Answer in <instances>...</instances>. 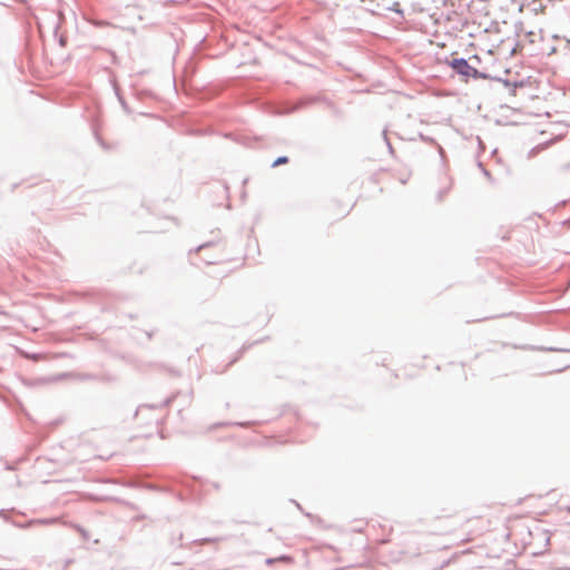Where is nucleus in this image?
<instances>
[{
	"label": "nucleus",
	"mask_w": 570,
	"mask_h": 570,
	"mask_svg": "<svg viewBox=\"0 0 570 570\" xmlns=\"http://www.w3.org/2000/svg\"><path fill=\"white\" fill-rule=\"evenodd\" d=\"M470 62L464 59H454L451 62V67L461 76L465 78H482L487 79L491 76V71L493 70V62L489 61L484 66L478 68L481 65L480 56L475 55L470 58Z\"/></svg>",
	"instance_id": "nucleus-1"
},
{
	"label": "nucleus",
	"mask_w": 570,
	"mask_h": 570,
	"mask_svg": "<svg viewBox=\"0 0 570 570\" xmlns=\"http://www.w3.org/2000/svg\"><path fill=\"white\" fill-rule=\"evenodd\" d=\"M535 55L539 56H551L556 52V48L552 46V40L550 38L544 39L543 37H539V42L533 49Z\"/></svg>",
	"instance_id": "nucleus-2"
},
{
	"label": "nucleus",
	"mask_w": 570,
	"mask_h": 570,
	"mask_svg": "<svg viewBox=\"0 0 570 570\" xmlns=\"http://www.w3.org/2000/svg\"><path fill=\"white\" fill-rule=\"evenodd\" d=\"M275 561H279V562H285V563H292L293 562V558L292 557H288V556H282L277 559H267L266 562L268 564H273Z\"/></svg>",
	"instance_id": "nucleus-3"
},
{
	"label": "nucleus",
	"mask_w": 570,
	"mask_h": 570,
	"mask_svg": "<svg viewBox=\"0 0 570 570\" xmlns=\"http://www.w3.org/2000/svg\"><path fill=\"white\" fill-rule=\"evenodd\" d=\"M288 163V158L286 156H282V157H278L274 163H273V167H277L279 165H284V164H287Z\"/></svg>",
	"instance_id": "nucleus-4"
},
{
	"label": "nucleus",
	"mask_w": 570,
	"mask_h": 570,
	"mask_svg": "<svg viewBox=\"0 0 570 570\" xmlns=\"http://www.w3.org/2000/svg\"><path fill=\"white\" fill-rule=\"evenodd\" d=\"M491 56H492V51H489V52L487 53V58H488L489 60H491Z\"/></svg>",
	"instance_id": "nucleus-5"
}]
</instances>
